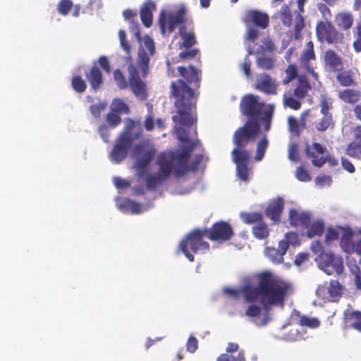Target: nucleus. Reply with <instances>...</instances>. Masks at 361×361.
Masks as SVG:
<instances>
[{
	"mask_svg": "<svg viewBox=\"0 0 361 361\" xmlns=\"http://www.w3.org/2000/svg\"><path fill=\"white\" fill-rule=\"evenodd\" d=\"M256 286L244 283L239 288H225L224 292L235 300L243 295L247 302H259L269 311L274 307L283 308L286 298L293 293L292 285L276 278L269 271H263L255 276Z\"/></svg>",
	"mask_w": 361,
	"mask_h": 361,
	"instance_id": "f257e3e1",
	"label": "nucleus"
},
{
	"mask_svg": "<svg viewBox=\"0 0 361 361\" xmlns=\"http://www.w3.org/2000/svg\"><path fill=\"white\" fill-rule=\"evenodd\" d=\"M181 78L171 85V94L174 98L176 114L172 116L174 123L180 126L190 127L196 118L193 111L196 110L198 89L202 80V71L193 66L178 67Z\"/></svg>",
	"mask_w": 361,
	"mask_h": 361,
	"instance_id": "f03ea898",
	"label": "nucleus"
},
{
	"mask_svg": "<svg viewBox=\"0 0 361 361\" xmlns=\"http://www.w3.org/2000/svg\"><path fill=\"white\" fill-rule=\"evenodd\" d=\"M155 52V47L153 39L145 36L143 38V43L138 49L137 59L136 62H131L128 66V80L121 70L116 69L114 71V78L117 86L121 90H125L130 87L133 93L144 101L148 97L147 85L144 81L149 74V59Z\"/></svg>",
	"mask_w": 361,
	"mask_h": 361,
	"instance_id": "7ed1b4c3",
	"label": "nucleus"
},
{
	"mask_svg": "<svg viewBox=\"0 0 361 361\" xmlns=\"http://www.w3.org/2000/svg\"><path fill=\"white\" fill-rule=\"evenodd\" d=\"M193 151V145L184 149L181 152L161 153L159 155L157 164L159 166V172L155 175H149L145 178L146 187L149 190H155L168 179L172 172L178 178L188 171V162Z\"/></svg>",
	"mask_w": 361,
	"mask_h": 361,
	"instance_id": "20e7f679",
	"label": "nucleus"
},
{
	"mask_svg": "<svg viewBox=\"0 0 361 361\" xmlns=\"http://www.w3.org/2000/svg\"><path fill=\"white\" fill-rule=\"evenodd\" d=\"M286 76L283 79V84L288 85L297 78L298 83L295 88L286 90L283 94V105L294 111L299 110L302 106V101L307 97L311 90V85L305 75H298V68L295 64L287 66Z\"/></svg>",
	"mask_w": 361,
	"mask_h": 361,
	"instance_id": "39448f33",
	"label": "nucleus"
},
{
	"mask_svg": "<svg viewBox=\"0 0 361 361\" xmlns=\"http://www.w3.org/2000/svg\"><path fill=\"white\" fill-rule=\"evenodd\" d=\"M241 114L247 117V121L260 119L264 123V130L268 132L271 129V121L274 112V106L259 101V97L253 94H245L239 105Z\"/></svg>",
	"mask_w": 361,
	"mask_h": 361,
	"instance_id": "423d86ee",
	"label": "nucleus"
},
{
	"mask_svg": "<svg viewBox=\"0 0 361 361\" xmlns=\"http://www.w3.org/2000/svg\"><path fill=\"white\" fill-rule=\"evenodd\" d=\"M185 13L184 8H179L176 13H167L162 11L159 17V25L162 35H165L166 31L173 32L180 25L179 35L183 40L181 44L188 49L196 44V38L193 31H187L186 26L183 25L185 21Z\"/></svg>",
	"mask_w": 361,
	"mask_h": 361,
	"instance_id": "0eeeda50",
	"label": "nucleus"
},
{
	"mask_svg": "<svg viewBox=\"0 0 361 361\" xmlns=\"http://www.w3.org/2000/svg\"><path fill=\"white\" fill-rule=\"evenodd\" d=\"M260 124L257 121H247L245 124L238 128L233 136V142L235 147L231 152L237 151L240 153H246L251 156L249 150L246 149L249 143H252L260 132Z\"/></svg>",
	"mask_w": 361,
	"mask_h": 361,
	"instance_id": "6e6552de",
	"label": "nucleus"
},
{
	"mask_svg": "<svg viewBox=\"0 0 361 361\" xmlns=\"http://www.w3.org/2000/svg\"><path fill=\"white\" fill-rule=\"evenodd\" d=\"M204 238H207L204 230L196 228L180 242L179 248L190 262L195 259L193 254L204 253L209 250V244L203 240Z\"/></svg>",
	"mask_w": 361,
	"mask_h": 361,
	"instance_id": "1a4fd4ad",
	"label": "nucleus"
},
{
	"mask_svg": "<svg viewBox=\"0 0 361 361\" xmlns=\"http://www.w3.org/2000/svg\"><path fill=\"white\" fill-rule=\"evenodd\" d=\"M247 26L246 38L254 42L259 35L257 28L266 29L269 24V16L258 10H248L243 18Z\"/></svg>",
	"mask_w": 361,
	"mask_h": 361,
	"instance_id": "9d476101",
	"label": "nucleus"
},
{
	"mask_svg": "<svg viewBox=\"0 0 361 361\" xmlns=\"http://www.w3.org/2000/svg\"><path fill=\"white\" fill-rule=\"evenodd\" d=\"M100 68L107 74L111 71L110 62L106 56H99L93 62L91 68L85 73L86 80L95 92L100 90L104 83V77Z\"/></svg>",
	"mask_w": 361,
	"mask_h": 361,
	"instance_id": "9b49d317",
	"label": "nucleus"
},
{
	"mask_svg": "<svg viewBox=\"0 0 361 361\" xmlns=\"http://www.w3.org/2000/svg\"><path fill=\"white\" fill-rule=\"evenodd\" d=\"M315 30L317 39L322 43L336 46L343 42V34L331 21H319Z\"/></svg>",
	"mask_w": 361,
	"mask_h": 361,
	"instance_id": "f8f14e48",
	"label": "nucleus"
},
{
	"mask_svg": "<svg viewBox=\"0 0 361 361\" xmlns=\"http://www.w3.org/2000/svg\"><path fill=\"white\" fill-rule=\"evenodd\" d=\"M319 268L328 275L336 274H341L343 272V261L341 256L331 252L323 254L320 257H317Z\"/></svg>",
	"mask_w": 361,
	"mask_h": 361,
	"instance_id": "ddd939ff",
	"label": "nucleus"
},
{
	"mask_svg": "<svg viewBox=\"0 0 361 361\" xmlns=\"http://www.w3.org/2000/svg\"><path fill=\"white\" fill-rule=\"evenodd\" d=\"M305 151L307 157L311 158L312 164L315 166L321 167L326 162L331 166L338 165V161L334 156H324L326 152V148L320 143L314 142L311 146L307 145Z\"/></svg>",
	"mask_w": 361,
	"mask_h": 361,
	"instance_id": "4468645a",
	"label": "nucleus"
},
{
	"mask_svg": "<svg viewBox=\"0 0 361 361\" xmlns=\"http://www.w3.org/2000/svg\"><path fill=\"white\" fill-rule=\"evenodd\" d=\"M204 230L207 238L213 241H226L230 240L233 235L231 226L225 221L215 223L211 228H204Z\"/></svg>",
	"mask_w": 361,
	"mask_h": 361,
	"instance_id": "2eb2a0df",
	"label": "nucleus"
},
{
	"mask_svg": "<svg viewBox=\"0 0 361 361\" xmlns=\"http://www.w3.org/2000/svg\"><path fill=\"white\" fill-rule=\"evenodd\" d=\"M317 295L332 302L338 301L342 295V286L337 280H331L329 285H319L316 290Z\"/></svg>",
	"mask_w": 361,
	"mask_h": 361,
	"instance_id": "dca6fc26",
	"label": "nucleus"
},
{
	"mask_svg": "<svg viewBox=\"0 0 361 361\" xmlns=\"http://www.w3.org/2000/svg\"><path fill=\"white\" fill-rule=\"evenodd\" d=\"M134 140L135 137H125L123 135H119L110 154L111 160L119 164L125 159Z\"/></svg>",
	"mask_w": 361,
	"mask_h": 361,
	"instance_id": "f3484780",
	"label": "nucleus"
},
{
	"mask_svg": "<svg viewBox=\"0 0 361 361\" xmlns=\"http://www.w3.org/2000/svg\"><path fill=\"white\" fill-rule=\"evenodd\" d=\"M232 160L236 165L237 175L243 181H247L249 179L250 169L247 166L251 156L246 153H240L236 150L231 152Z\"/></svg>",
	"mask_w": 361,
	"mask_h": 361,
	"instance_id": "a211bd4d",
	"label": "nucleus"
},
{
	"mask_svg": "<svg viewBox=\"0 0 361 361\" xmlns=\"http://www.w3.org/2000/svg\"><path fill=\"white\" fill-rule=\"evenodd\" d=\"M322 62L326 70L336 72L343 68V59L335 50L329 49L322 56Z\"/></svg>",
	"mask_w": 361,
	"mask_h": 361,
	"instance_id": "6ab92c4d",
	"label": "nucleus"
},
{
	"mask_svg": "<svg viewBox=\"0 0 361 361\" xmlns=\"http://www.w3.org/2000/svg\"><path fill=\"white\" fill-rule=\"evenodd\" d=\"M155 154V149L150 148L136 159L134 164V168L135 169L137 176L139 178H143L147 174L149 165L154 158Z\"/></svg>",
	"mask_w": 361,
	"mask_h": 361,
	"instance_id": "aec40b11",
	"label": "nucleus"
},
{
	"mask_svg": "<svg viewBox=\"0 0 361 361\" xmlns=\"http://www.w3.org/2000/svg\"><path fill=\"white\" fill-rule=\"evenodd\" d=\"M278 85L275 79L269 75L262 73L259 75L255 84V88L267 94H276Z\"/></svg>",
	"mask_w": 361,
	"mask_h": 361,
	"instance_id": "412c9836",
	"label": "nucleus"
},
{
	"mask_svg": "<svg viewBox=\"0 0 361 361\" xmlns=\"http://www.w3.org/2000/svg\"><path fill=\"white\" fill-rule=\"evenodd\" d=\"M353 140L349 142L345 148V154L354 159L361 158V125L354 128Z\"/></svg>",
	"mask_w": 361,
	"mask_h": 361,
	"instance_id": "4be33fe9",
	"label": "nucleus"
},
{
	"mask_svg": "<svg viewBox=\"0 0 361 361\" xmlns=\"http://www.w3.org/2000/svg\"><path fill=\"white\" fill-rule=\"evenodd\" d=\"M336 79L337 82L342 87H350L357 85L356 76L358 74L357 69H339L336 71Z\"/></svg>",
	"mask_w": 361,
	"mask_h": 361,
	"instance_id": "5701e85b",
	"label": "nucleus"
},
{
	"mask_svg": "<svg viewBox=\"0 0 361 361\" xmlns=\"http://www.w3.org/2000/svg\"><path fill=\"white\" fill-rule=\"evenodd\" d=\"M284 209V202L281 197H277L271 202L265 209V214L274 223L281 221V215Z\"/></svg>",
	"mask_w": 361,
	"mask_h": 361,
	"instance_id": "b1692460",
	"label": "nucleus"
},
{
	"mask_svg": "<svg viewBox=\"0 0 361 361\" xmlns=\"http://www.w3.org/2000/svg\"><path fill=\"white\" fill-rule=\"evenodd\" d=\"M288 220L291 226L308 227L311 221V216L308 212H299L295 209H291L289 211Z\"/></svg>",
	"mask_w": 361,
	"mask_h": 361,
	"instance_id": "393cba45",
	"label": "nucleus"
},
{
	"mask_svg": "<svg viewBox=\"0 0 361 361\" xmlns=\"http://www.w3.org/2000/svg\"><path fill=\"white\" fill-rule=\"evenodd\" d=\"M288 249V243L285 240L279 242V247H268L265 249L266 256L274 263H281L283 260V255Z\"/></svg>",
	"mask_w": 361,
	"mask_h": 361,
	"instance_id": "a878e982",
	"label": "nucleus"
},
{
	"mask_svg": "<svg viewBox=\"0 0 361 361\" xmlns=\"http://www.w3.org/2000/svg\"><path fill=\"white\" fill-rule=\"evenodd\" d=\"M141 134L142 126L140 122L134 121L130 118H126L124 130L120 135H123L125 137H135V140L137 139Z\"/></svg>",
	"mask_w": 361,
	"mask_h": 361,
	"instance_id": "bb28decb",
	"label": "nucleus"
},
{
	"mask_svg": "<svg viewBox=\"0 0 361 361\" xmlns=\"http://www.w3.org/2000/svg\"><path fill=\"white\" fill-rule=\"evenodd\" d=\"M335 21L338 27L343 31L350 30L354 23V16L350 11L338 13L335 16Z\"/></svg>",
	"mask_w": 361,
	"mask_h": 361,
	"instance_id": "cd10ccee",
	"label": "nucleus"
},
{
	"mask_svg": "<svg viewBox=\"0 0 361 361\" xmlns=\"http://www.w3.org/2000/svg\"><path fill=\"white\" fill-rule=\"evenodd\" d=\"M156 9V4L152 1H147L140 9V18L146 27L152 25V10Z\"/></svg>",
	"mask_w": 361,
	"mask_h": 361,
	"instance_id": "c85d7f7f",
	"label": "nucleus"
},
{
	"mask_svg": "<svg viewBox=\"0 0 361 361\" xmlns=\"http://www.w3.org/2000/svg\"><path fill=\"white\" fill-rule=\"evenodd\" d=\"M338 98L343 102L354 104L361 98V92L358 90L346 88L338 92Z\"/></svg>",
	"mask_w": 361,
	"mask_h": 361,
	"instance_id": "c756f323",
	"label": "nucleus"
},
{
	"mask_svg": "<svg viewBox=\"0 0 361 361\" xmlns=\"http://www.w3.org/2000/svg\"><path fill=\"white\" fill-rule=\"evenodd\" d=\"M316 59V54L314 52V43L310 40L307 42L306 47L302 51L300 56V65L304 68L310 66V61H314Z\"/></svg>",
	"mask_w": 361,
	"mask_h": 361,
	"instance_id": "7c9ffc66",
	"label": "nucleus"
},
{
	"mask_svg": "<svg viewBox=\"0 0 361 361\" xmlns=\"http://www.w3.org/2000/svg\"><path fill=\"white\" fill-rule=\"evenodd\" d=\"M353 232L351 229H345L343 232L340 240V245L344 252L350 255L353 253Z\"/></svg>",
	"mask_w": 361,
	"mask_h": 361,
	"instance_id": "2f4dec72",
	"label": "nucleus"
},
{
	"mask_svg": "<svg viewBox=\"0 0 361 361\" xmlns=\"http://www.w3.org/2000/svg\"><path fill=\"white\" fill-rule=\"evenodd\" d=\"M335 122L332 114H322V117L314 123V127L319 132H324L334 128Z\"/></svg>",
	"mask_w": 361,
	"mask_h": 361,
	"instance_id": "473e14b6",
	"label": "nucleus"
},
{
	"mask_svg": "<svg viewBox=\"0 0 361 361\" xmlns=\"http://www.w3.org/2000/svg\"><path fill=\"white\" fill-rule=\"evenodd\" d=\"M345 319L349 322L350 326L361 332V312L351 311L345 312Z\"/></svg>",
	"mask_w": 361,
	"mask_h": 361,
	"instance_id": "72a5a7b5",
	"label": "nucleus"
},
{
	"mask_svg": "<svg viewBox=\"0 0 361 361\" xmlns=\"http://www.w3.org/2000/svg\"><path fill=\"white\" fill-rule=\"evenodd\" d=\"M111 110L118 114H128L130 112L128 105L123 101V99L120 98L113 99L111 105Z\"/></svg>",
	"mask_w": 361,
	"mask_h": 361,
	"instance_id": "f704fd0d",
	"label": "nucleus"
},
{
	"mask_svg": "<svg viewBox=\"0 0 361 361\" xmlns=\"http://www.w3.org/2000/svg\"><path fill=\"white\" fill-rule=\"evenodd\" d=\"M252 230L254 236L259 240L265 239L269 235V228L268 225L263 222V221L254 226Z\"/></svg>",
	"mask_w": 361,
	"mask_h": 361,
	"instance_id": "c9c22d12",
	"label": "nucleus"
},
{
	"mask_svg": "<svg viewBox=\"0 0 361 361\" xmlns=\"http://www.w3.org/2000/svg\"><path fill=\"white\" fill-rule=\"evenodd\" d=\"M275 59L271 56L261 55L257 57L256 64L258 68L262 70H271L275 66Z\"/></svg>",
	"mask_w": 361,
	"mask_h": 361,
	"instance_id": "e433bc0d",
	"label": "nucleus"
},
{
	"mask_svg": "<svg viewBox=\"0 0 361 361\" xmlns=\"http://www.w3.org/2000/svg\"><path fill=\"white\" fill-rule=\"evenodd\" d=\"M269 146V140L266 135L263 136L257 144L256 154L255 160L260 161L264 157L266 151Z\"/></svg>",
	"mask_w": 361,
	"mask_h": 361,
	"instance_id": "4c0bfd02",
	"label": "nucleus"
},
{
	"mask_svg": "<svg viewBox=\"0 0 361 361\" xmlns=\"http://www.w3.org/2000/svg\"><path fill=\"white\" fill-rule=\"evenodd\" d=\"M240 218L243 222L248 224H258L263 221V215L260 212H243L240 214Z\"/></svg>",
	"mask_w": 361,
	"mask_h": 361,
	"instance_id": "58836bf2",
	"label": "nucleus"
},
{
	"mask_svg": "<svg viewBox=\"0 0 361 361\" xmlns=\"http://www.w3.org/2000/svg\"><path fill=\"white\" fill-rule=\"evenodd\" d=\"M307 228V235L309 238H312L315 235H322L324 231V225L323 222L317 221L312 224H309Z\"/></svg>",
	"mask_w": 361,
	"mask_h": 361,
	"instance_id": "ea45409f",
	"label": "nucleus"
},
{
	"mask_svg": "<svg viewBox=\"0 0 361 361\" xmlns=\"http://www.w3.org/2000/svg\"><path fill=\"white\" fill-rule=\"evenodd\" d=\"M298 324L301 326L316 329L320 326V321L316 317H309L305 315H299Z\"/></svg>",
	"mask_w": 361,
	"mask_h": 361,
	"instance_id": "a19ab883",
	"label": "nucleus"
},
{
	"mask_svg": "<svg viewBox=\"0 0 361 361\" xmlns=\"http://www.w3.org/2000/svg\"><path fill=\"white\" fill-rule=\"evenodd\" d=\"M280 19L282 23L287 27H290L293 21L291 10L288 5L284 4L280 11Z\"/></svg>",
	"mask_w": 361,
	"mask_h": 361,
	"instance_id": "79ce46f5",
	"label": "nucleus"
},
{
	"mask_svg": "<svg viewBox=\"0 0 361 361\" xmlns=\"http://www.w3.org/2000/svg\"><path fill=\"white\" fill-rule=\"evenodd\" d=\"M355 40L353 42V47L356 53L361 52V20L356 23L353 30Z\"/></svg>",
	"mask_w": 361,
	"mask_h": 361,
	"instance_id": "37998d69",
	"label": "nucleus"
},
{
	"mask_svg": "<svg viewBox=\"0 0 361 361\" xmlns=\"http://www.w3.org/2000/svg\"><path fill=\"white\" fill-rule=\"evenodd\" d=\"M71 86L78 93H83L87 88L86 82L80 75H75L72 78Z\"/></svg>",
	"mask_w": 361,
	"mask_h": 361,
	"instance_id": "c03bdc74",
	"label": "nucleus"
},
{
	"mask_svg": "<svg viewBox=\"0 0 361 361\" xmlns=\"http://www.w3.org/2000/svg\"><path fill=\"white\" fill-rule=\"evenodd\" d=\"M107 125L111 128H116L121 123L122 119L118 114L111 110L106 116Z\"/></svg>",
	"mask_w": 361,
	"mask_h": 361,
	"instance_id": "a18cd8bd",
	"label": "nucleus"
},
{
	"mask_svg": "<svg viewBox=\"0 0 361 361\" xmlns=\"http://www.w3.org/2000/svg\"><path fill=\"white\" fill-rule=\"evenodd\" d=\"M217 361H245L243 351H240L237 356L228 353H221L216 359Z\"/></svg>",
	"mask_w": 361,
	"mask_h": 361,
	"instance_id": "49530a36",
	"label": "nucleus"
},
{
	"mask_svg": "<svg viewBox=\"0 0 361 361\" xmlns=\"http://www.w3.org/2000/svg\"><path fill=\"white\" fill-rule=\"evenodd\" d=\"M319 105L320 106V112L322 114H331L329 111L332 108V104L330 99L325 94L321 95Z\"/></svg>",
	"mask_w": 361,
	"mask_h": 361,
	"instance_id": "de8ad7c7",
	"label": "nucleus"
},
{
	"mask_svg": "<svg viewBox=\"0 0 361 361\" xmlns=\"http://www.w3.org/2000/svg\"><path fill=\"white\" fill-rule=\"evenodd\" d=\"M288 130L292 134L295 136H299L300 135L301 128L299 121L296 118L289 116L288 118Z\"/></svg>",
	"mask_w": 361,
	"mask_h": 361,
	"instance_id": "09e8293b",
	"label": "nucleus"
},
{
	"mask_svg": "<svg viewBox=\"0 0 361 361\" xmlns=\"http://www.w3.org/2000/svg\"><path fill=\"white\" fill-rule=\"evenodd\" d=\"M305 27V20L302 15L295 16V23L294 25V37L298 39L301 37V32Z\"/></svg>",
	"mask_w": 361,
	"mask_h": 361,
	"instance_id": "8fccbe9b",
	"label": "nucleus"
},
{
	"mask_svg": "<svg viewBox=\"0 0 361 361\" xmlns=\"http://www.w3.org/2000/svg\"><path fill=\"white\" fill-rule=\"evenodd\" d=\"M73 6V4L71 0H61L57 6V11L62 16H67Z\"/></svg>",
	"mask_w": 361,
	"mask_h": 361,
	"instance_id": "3c124183",
	"label": "nucleus"
},
{
	"mask_svg": "<svg viewBox=\"0 0 361 361\" xmlns=\"http://www.w3.org/2000/svg\"><path fill=\"white\" fill-rule=\"evenodd\" d=\"M251 303L252 304L247 307V308L245 311V314L247 317H257L261 314L262 309H263L265 311V310L262 307V305L260 307L257 305L253 304L254 302H251ZM266 312H267V311L266 310Z\"/></svg>",
	"mask_w": 361,
	"mask_h": 361,
	"instance_id": "603ef678",
	"label": "nucleus"
},
{
	"mask_svg": "<svg viewBox=\"0 0 361 361\" xmlns=\"http://www.w3.org/2000/svg\"><path fill=\"white\" fill-rule=\"evenodd\" d=\"M176 133L177 134V136H178V138L179 139V140L182 142H189V145L188 147L191 146L192 145H193V148L195 147V143L193 142H191L190 140V139L188 138V135H187V133H186V131L179 127V128H176ZM187 147H184L180 152H174L175 153H179V152H181L184 149L187 148Z\"/></svg>",
	"mask_w": 361,
	"mask_h": 361,
	"instance_id": "864d4df0",
	"label": "nucleus"
},
{
	"mask_svg": "<svg viewBox=\"0 0 361 361\" xmlns=\"http://www.w3.org/2000/svg\"><path fill=\"white\" fill-rule=\"evenodd\" d=\"M121 207L130 210L133 214H139L141 212L142 205L130 200H126Z\"/></svg>",
	"mask_w": 361,
	"mask_h": 361,
	"instance_id": "5fc2aeb1",
	"label": "nucleus"
},
{
	"mask_svg": "<svg viewBox=\"0 0 361 361\" xmlns=\"http://www.w3.org/2000/svg\"><path fill=\"white\" fill-rule=\"evenodd\" d=\"M107 106L105 102H99L96 104H92L90 106V111L92 115L95 118L100 116L101 112L106 109Z\"/></svg>",
	"mask_w": 361,
	"mask_h": 361,
	"instance_id": "6e6d98bb",
	"label": "nucleus"
},
{
	"mask_svg": "<svg viewBox=\"0 0 361 361\" xmlns=\"http://www.w3.org/2000/svg\"><path fill=\"white\" fill-rule=\"evenodd\" d=\"M295 176L299 180L302 182H308L311 180V176L308 171L302 166L297 168Z\"/></svg>",
	"mask_w": 361,
	"mask_h": 361,
	"instance_id": "4d7b16f0",
	"label": "nucleus"
},
{
	"mask_svg": "<svg viewBox=\"0 0 361 361\" xmlns=\"http://www.w3.org/2000/svg\"><path fill=\"white\" fill-rule=\"evenodd\" d=\"M282 240H285L288 243V246L292 245L297 246L300 244L298 235L294 232H289L285 235V238Z\"/></svg>",
	"mask_w": 361,
	"mask_h": 361,
	"instance_id": "13d9d810",
	"label": "nucleus"
},
{
	"mask_svg": "<svg viewBox=\"0 0 361 361\" xmlns=\"http://www.w3.org/2000/svg\"><path fill=\"white\" fill-rule=\"evenodd\" d=\"M317 8L322 13V17L325 19L324 21H330L329 19L332 16L330 8L324 3H319L317 6Z\"/></svg>",
	"mask_w": 361,
	"mask_h": 361,
	"instance_id": "bf43d9fd",
	"label": "nucleus"
},
{
	"mask_svg": "<svg viewBox=\"0 0 361 361\" xmlns=\"http://www.w3.org/2000/svg\"><path fill=\"white\" fill-rule=\"evenodd\" d=\"M252 54V51H248V55L245 58L244 62L242 63L240 68L243 71L244 74L247 77H250L251 74V61H250L248 56Z\"/></svg>",
	"mask_w": 361,
	"mask_h": 361,
	"instance_id": "052dcab7",
	"label": "nucleus"
},
{
	"mask_svg": "<svg viewBox=\"0 0 361 361\" xmlns=\"http://www.w3.org/2000/svg\"><path fill=\"white\" fill-rule=\"evenodd\" d=\"M311 250L314 254L317 255V257H320L322 255L326 254L324 250L323 245L321 242L316 240L312 243Z\"/></svg>",
	"mask_w": 361,
	"mask_h": 361,
	"instance_id": "680f3d73",
	"label": "nucleus"
},
{
	"mask_svg": "<svg viewBox=\"0 0 361 361\" xmlns=\"http://www.w3.org/2000/svg\"><path fill=\"white\" fill-rule=\"evenodd\" d=\"M109 126L106 124H102L99 126L98 131L104 142H109Z\"/></svg>",
	"mask_w": 361,
	"mask_h": 361,
	"instance_id": "e2e57ef3",
	"label": "nucleus"
},
{
	"mask_svg": "<svg viewBox=\"0 0 361 361\" xmlns=\"http://www.w3.org/2000/svg\"><path fill=\"white\" fill-rule=\"evenodd\" d=\"M199 53L198 49H186L185 51H181L179 53L178 56L180 59L185 60L187 59H193L196 56V55Z\"/></svg>",
	"mask_w": 361,
	"mask_h": 361,
	"instance_id": "0e129e2a",
	"label": "nucleus"
},
{
	"mask_svg": "<svg viewBox=\"0 0 361 361\" xmlns=\"http://www.w3.org/2000/svg\"><path fill=\"white\" fill-rule=\"evenodd\" d=\"M187 350L190 353H195L198 348V341L192 336H190L187 341Z\"/></svg>",
	"mask_w": 361,
	"mask_h": 361,
	"instance_id": "69168bd1",
	"label": "nucleus"
},
{
	"mask_svg": "<svg viewBox=\"0 0 361 361\" xmlns=\"http://www.w3.org/2000/svg\"><path fill=\"white\" fill-rule=\"evenodd\" d=\"M118 37L121 42V45L123 49L128 53L130 51V47L126 39V34L124 30H121L118 32Z\"/></svg>",
	"mask_w": 361,
	"mask_h": 361,
	"instance_id": "338daca9",
	"label": "nucleus"
},
{
	"mask_svg": "<svg viewBox=\"0 0 361 361\" xmlns=\"http://www.w3.org/2000/svg\"><path fill=\"white\" fill-rule=\"evenodd\" d=\"M315 182L320 186L330 185L332 182L331 177L328 175H322L316 178Z\"/></svg>",
	"mask_w": 361,
	"mask_h": 361,
	"instance_id": "774afa93",
	"label": "nucleus"
}]
</instances>
